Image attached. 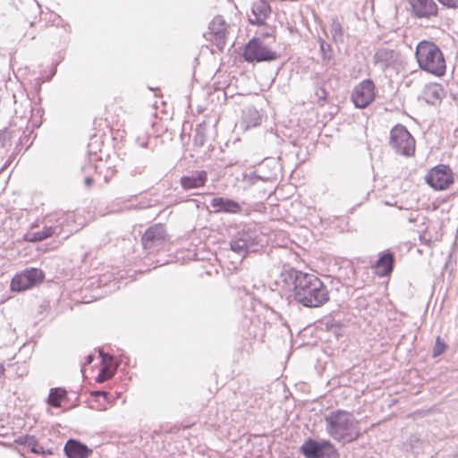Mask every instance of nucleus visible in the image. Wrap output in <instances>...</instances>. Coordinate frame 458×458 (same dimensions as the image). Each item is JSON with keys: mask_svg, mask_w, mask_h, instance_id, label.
<instances>
[{"mask_svg": "<svg viewBox=\"0 0 458 458\" xmlns=\"http://www.w3.org/2000/svg\"><path fill=\"white\" fill-rule=\"evenodd\" d=\"M280 278L293 300L304 307L318 308L329 301L327 285L314 274L289 268L281 272Z\"/></svg>", "mask_w": 458, "mask_h": 458, "instance_id": "obj_1", "label": "nucleus"}, {"mask_svg": "<svg viewBox=\"0 0 458 458\" xmlns=\"http://www.w3.org/2000/svg\"><path fill=\"white\" fill-rule=\"evenodd\" d=\"M327 431L335 440L350 443L360 436L359 422L352 414L338 410L325 417Z\"/></svg>", "mask_w": 458, "mask_h": 458, "instance_id": "obj_2", "label": "nucleus"}, {"mask_svg": "<svg viewBox=\"0 0 458 458\" xmlns=\"http://www.w3.org/2000/svg\"><path fill=\"white\" fill-rule=\"evenodd\" d=\"M415 56L421 70L436 76L445 72V61L440 48L433 42L423 40L417 45Z\"/></svg>", "mask_w": 458, "mask_h": 458, "instance_id": "obj_3", "label": "nucleus"}, {"mask_svg": "<svg viewBox=\"0 0 458 458\" xmlns=\"http://www.w3.org/2000/svg\"><path fill=\"white\" fill-rule=\"evenodd\" d=\"M389 144L402 156L411 157L415 152V140L402 124H397L391 130Z\"/></svg>", "mask_w": 458, "mask_h": 458, "instance_id": "obj_4", "label": "nucleus"}, {"mask_svg": "<svg viewBox=\"0 0 458 458\" xmlns=\"http://www.w3.org/2000/svg\"><path fill=\"white\" fill-rule=\"evenodd\" d=\"M242 55L248 63L271 62L278 59L280 56L259 38H253L245 45Z\"/></svg>", "mask_w": 458, "mask_h": 458, "instance_id": "obj_5", "label": "nucleus"}, {"mask_svg": "<svg viewBox=\"0 0 458 458\" xmlns=\"http://www.w3.org/2000/svg\"><path fill=\"white\" fill-rule=\"evenodd\" d=\"M306 458H339V454L328 440L317 441L308 438L300 447Z\"/></svg>", "mask_w": 458, "mask_h": 458, "instance_id": "obj_6", "label": "nucleus"}, {"mask_svg": "<svg viewBox=\"0 0 458 458\" xmlns=\"http://www.w3.org/2000/svg\"><path fill=\"white\" fill-rule=\"evenodd\" d=\"M44 273L39 268H26L16 274L11 282V290L13 292L25 291L44 279Z\"/></svg>", "mask_w": 458, "mask_h": 458, "instance_id": "obj_7", "label": "nucleus"}, {"mask_svg": "<svg viewBox=\"0 0 458 458\" xmlns=\"http://www.w3.org/2000/svg\"><path fill=\"white\" fill-rule=\"evenodd\" d=\"M258 245V235L250 231L238 232L230 242V249L242 257L250 251H254Z\"/></svg>", "mask_w": 458, "mask_h": 458, "instance_id": "obj_8", "label": "nucleus"}, {"mask_svg": "<svg viewBox=\"0 0 458 458\" xmlns=\"http://www.w3.org/2000/svg\"><path fill=\"white\" fill-rule=\"evenodd\" d=\"M426 182L435 190H445L454 182L452 171L446 165H437L428 173Z\"/></svg>", "mask_w": 458, "mask_h": 458, "instance_id": "obj_9", "label": "nucleus"}, {"mask_svg": "<svg viewBox=\"0 0 458 458\" xmlns=\"http://www.w3.org/2000/svg\"><path fill=\"white\" fill-rule=\"evenodd\" d=\"M167 240V234L163 225L157 224L148 228L142 235L143 248L150 251L158 250Z\"/></svg>", "mask_w": 458, "mask_h": 458, "instance_id": "obj_10", "label": "nucleus"}, {"mask_svg": "<svg viewBox=\"0 0 458 458\" xmlns=\"http://www.w3.org/2000/svg\"><path fill=\"white\" fill-rule=\"evenodd\" d=\"M375 98V85L371 80H365L357 85L352 94L353 104L358 108H365Z\"/></svg>", "mask_w": 458, "mask_h": 458, "instance_id": "obj_11", "label": "nucleus"}, {"mask_svg": "<svg viewBox=\"0 0 458 458\" xmlns=\"http://www.w3.org/2000/svg\"><path fill=\"white\" fill-rule=\"evenodd\" d=\"M408 3L415 18L430 20L438 15V5L435 0H408Z\"/></svg>", "mask_w": 458, "mask_h": 458, "instance_id": "obj_12", "label": "nucleus"}, {"mask_svg": "<svg viewBox=\"0 0 458 458\" xmlns=\"http://www.w3.org/2000/svg\"><path fill=\"white\" fill-rule=\"evenodd\" d=\"M208 39L211 40L219 50H223L226 44V24L221 16L215 17L208 27Z\"/></svg>", "mask_w": 458, "mask_h": 458, "instance_id": "obj_13", "label": "nucleus"}, {"mask_svg": "<svg viewBox=\"0 0 458 458\" xmlns=\"http://www.w3.org/2000/svg\"><path fill=\"white\" fill-rule=\"evenodd\" d=\"M399 55L393 49L387 47L378 48L373 56L374 64L380 70L386 71L393 67L398 61Z\"/></svg>", "mask_w": 458, "mask_h": 458, "instance_id": "obj_14", "label": "nucleus"}, {"mask_svg": "<svg viewBox=\"0 0 458 458\" xmlns=\"http://www.w3.org/2000/svg\"><path fill=\"white\" fill-rule=\"evenodd\" d=\"M394 265V256L389 251L386 250L379 254L377 260L372 266L375 269V273L379 276H389Z\"/></svg>", "mask_w": 458, "mask_h": 458, "instance_id": "obj_15", "label": "nucleus"}, {"mask_svg": "<svg viewBox=\"0 0 458 458\" xmlns=\"http://www.w3.org/2000/svg\"><path fill=\"white\" fill-rule=\"evenodd\" d=\"M446 92L444 87L438 83H430L425 86L423 90L424 100L430 105H439L445 98Z\"/></svg>", "mask_w": 458, "mask_h": 458, "instance_id": "obj_16", "label": "nucleus"}, {"mask_svg": "<svg viewBox=\"0 0 458 458\" xmlns=\"http://www.w3.org/2000/svg\"><path fill=\"white\" fill-rule=\"evenodd\" d=\"M208 180L205 171H193L181 178L182 187L188 191L204 186Z\"/></svg>", "mask_w": 458, "mask_h": 458, "instance_id": "obj_17", "label": "nucleus"}, {"mask_svg": "<svg viewBox=\"0 0 458 458\" xmlns=\"http://www.w3.org/2000/svg\"><path fill=\"white\" fill-rule=\"evenodd\" d=\"M64 451L68 458H87L92 453L86 445L75 439H69Z\"/></svg>", "mask_w": 458, "mask_h": 458, "instance_id": "obj_18", "label": "nucleus"}, {"mask_svg": "<svg viewBox=\"0 0 458 458\" xmlns=\"http://www.w3.org/2000/svg\"><path fill=\"white\" fill-rule=\"evenodd\" d=\"M210 205L216 213L226 212L231 214H237L242 211V207L238 202L222 197L213 198Z\"/></svg>", "mask_w": 458, "mask_h": 458, "instance_id": "obj_19", "label": "nucleus"}, {"mask_svg": "<svg viewBox=\"0 0 458 458\" xmlns=\"http://www.w3.org/2000/svg\"><path fill=\"white\" fill-rule=\"evenodd\" d=\"M270 11L269 4L263 0H259L252 5V13L255 16V20H250V22L253 24L263 23Z\"/></svg>", "mask_w": 458, "mask_h": 458, "instance_id": "obj_20", "label": "nucleus"}, {"mask_svg": "<svg viewBox=\"0 0 458 458\" xmlns=\"http://www.w3.org/2000/svg\"><path fill=\"white\" fill-rule=\"evenodd\" d=\"M100 356L102 357V362L104 363V366L102 367L98 376L97 377V381L104 382L114 376L116 370V367L114 369H111L110 367V363L113 360L112 356L106 355L102 352H100Z\"/></svg>", "mask_w": 458, "mask_h": 458, "instance_id": "obj_21", "label": "nucleus"}, {"mask_svg": "<svg viewBox=\"0 0 458 458\" xmlns=\"http://www.w3.org/2000/svg\"><path fill=\"white\" fill-rule=\"evenodd\" d=\"M261 123V116L259 111L253 107H249L243 111L242 114V123L245 125V129L256 127Z\"/></svg>", "mask_w": 458, "mask_h": 458, "instance_id": "obj_22", "label": "nucleus"}, {"mask_svg": "<svg viewBox=\"0 0 458 458\" xmlns=\"http://www.w3.org/2000/svg\"><path fill=\"white\" fill-rule=\"evenodd\" d=\"M59 229L58 226H46L41 231L37 232H30L26 238L29 242H41L43 240H46L48 237H51L52 235L56 233V230Z\"/></svg>", "mask_w": 458, "mask_h": 458, "instance_id": "obj_23", "label": "nucleus"}, {"mask_svg": "<svg viewBox=\"0 0 458 458\" xmlns=\"http://www.w3.org/2000/svg\"><path fill=\"white\" fill-rule=\"evenodd\" d=\"M66 396V391L62 388H52L48 395L47 403L53 407H59L62 400Z\"/></svg>", "mask_w": 458, "mask_h": 458, "instance_id": "obj_24", "label": "nucleus"}, {"mask_svg": "<svg viewBox=\"0 0 458 458\" xmlns=\"http://www.w3.org/2000/svg\"><path fill=\"white\" fill-rule=\"evenodd\" d=\"M330 33L335 42L343 41L344 30L342 24L340 23L337 18L332 19V21L330 23Z\"/></svg>", "mask_w": 458, "mask_h": 458, "instance_id": "obj_25", "label": "nucleus"}, {"mask_svg": "<svg viewBox=\"0 0 458 458\" xmlns=\"http://www.w3.org/2000/svg\"><path fill=\"white\" fill-rule=\"evenodd\" d=\"M323 63L328 64L333 58L332 47L323 38L318 39Z\"/></svg>", "mask_w": 458, "mask_h": 458, "instance_id": "obj_26", "label": "nucleus"}, {"mask_svg": "<svg viewBox=\"0 0 458 458\" xmlns=\"http://www.w3.org/2000/svg\"><path fill=\"white\" fill-rule=\"evenodd\" d=\"M17 443L23 445L32 450L38 444V439L34 436L26 435L18 438Z\"/></svg>", "mask_w": 458, "mask_h": 458, "instance_id": "obj_27", "label": "nucleus"}, {"mask_svg": "<svg viewBox=\"0 0 458 458\" xmlns=\"http://www.w3.org/2000/svg\"><path fill=\"white\" fill-rule=\"evenodd\" d=\"M446 349V344L445 342L440 338V336H437L436 339V344L433 348V357H437L441 355Z\"/></svg>", "mask_w": 458, "mask_h": 458, "instance_id": "obj_28", "label": "nucleus"}, {"mask_svg": "<svg viewBox=\"0 0 458 458\" xmlns=\"http://www.w3.org/2000/svg\"><path fill=\"white\" fill-rule=\"evenodd\" d=\"M443 6L449 9H458V0H437Z\"/></svg>", "mask_w": 458, "mask_h": 458, "instance_id": "obj_29", "label": "nucleus"}, {"mask_svg": "<svg viewBox=\"0 0 458 458\" xmlns=\"http://www.w3.org/2000/svg\"><path fill=\"white\" fill-rule=\"evenodd\" d=\"M31 452L34 454H44V455L53 454V452L50 449L45 450L43 448V446H41L38 443L34 446V448H32Z\"/></svg>", "mask_w": 458, "mask_h": 458, "instance_id": "obj_30", "label": "nucleus"}, {"mask_svg": "<svg viewBox=\"0 0 458 458\" xmlns=\"http://www.w3.org/2000/svg\"><path fill=\"white\" fill-rule=\"evenodd\" d=\"M269 178L268 177H265L261 174H259V171H256L254 172L251 176H250V181L252 182V183H255L256 182L258 181H268Z\"/></svg>", "mask_w": 458, "mask_h": 458, "instance_id": "obj_31", "label": "nucleus"}, {"mask_svg": "<svg viewBox=\"0 0 458 458\" xmlns=\"http://www.w3.org/2000/svg\"><path fill=\"white\" fill-rule=\"evenodd\" d=\"M316 94L319 99H326V98H327V92H326L325 89H323L322 87H319L318 89Z\"/></svg>", "mask_w": 458, "mask_h": 458, "instance_id": "obj_32", "label": "nucleus"}, {"mask_svg": "<svg viewBox=\"0 0 458 458\" xmlns=\"http://www.w3.org/2000/svg\"><path fill=\"white\" fill-rule=\"evenodd\" d=\"M92 182H93V179H92V177H91V176H89H89H87V177L85 178L84 183H85V185H86L87 187H90V186H91V184H92Z\"/></svg>", "mask_w": 458, "mask_h": 458, "instance_id": "obj_33", "label": "nucleus"}, {"mask_svg": "<svg viewBox=\"0 0 458 458\" xmlns=\"http://www.w3.org/2000/svg\"><path fill=\"white\" fill-rule=\"evenodd\" d=\"M96 395H101L105 399H107L108 394L106 392H105V391H98V392H96Z\"/></svg>", "mask_w": 458, "mask_h": 458, "instance_id": "obj_34", "label": "nucleus"}, {"mask_svg": "<svg viewBox=\"0 0 458 458\" xmlns=\"http://www.w3.org/2000/svg\"><path fill=\"white\" fill-rule=\"evenodd\" d=\"M93 360H94V356L93 355H89L87 357L86 364H90Z\"/></svg>", "mask_w": 458, "mask_h": 458, "instance_id": "obj_35", "label": "nucleus"}, {"mask_svg": "<svg viewBox=\"0 0 458 458\" xmlns=\"http://www.w3.org/2000/svg\"><path fill=\"white\" fill-rule=\"evenodd\" d=\"M140 145L141 147H143V148H147L148 147V141L147 140H143Z\"/></svg>", "mask_w": 458, "mask_h": 458, "instance_id": "obj_36", "label": "nucleus"}, {"mask_svg": "<svg viewBox=\"0 0 458 458\" xmlns=\"http://www.w3.org/2000/svg\"><path fill=\"white\" fill-rule=\"evenodd\" d=\"M4 366H3V365H1V364H0V377H1L2 375H4Z\"/></svg>", "mask_w": 458, "mask_h": 458, "instance_id": "obj_37", "label": "nucleus"}, {"mask_svg": "<svg viewBox=\"0 0 458 458\" xmlns=\"http://www.w3.org/2000/svg\"><path fill=\"white\" fill-rule=\"evenodd\" d=\"M263 36L266 38L273 37L271 33H264Z\"/></svg>", "mask_w": 458, "mask_h": 458, "instance_id": "obj_38", "label": "nucleus"}, {"mask_svg": "<svg viewBox=\"0 0 458 458\" xmlns=\"http://www.w3.org/2000/svg\"><path fill=\"white\" fill-rule=\"evenodd\" d=\"M81 169V172H84L87 169V166L86 165H82Z\"/></svg>", "mask_w": 458, "mask_h": 458, "instance_id": "obj_39", "label": "nucleus"}]
</instances>
